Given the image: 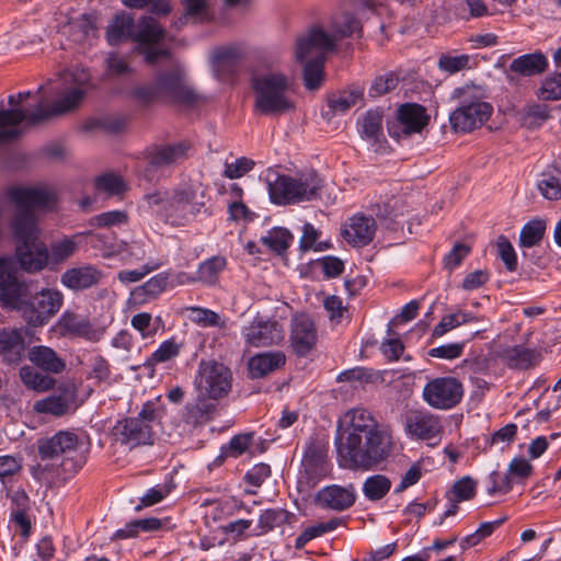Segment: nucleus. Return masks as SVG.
Returning <instances> with one entry per match:
<instances>
[{
    "label": "nucleus",
    "mask_w": 561,
    "mask_h": 561,
    "mask_svg": "<svg viewBox=\"0 0 561 561\" xmlns=\"http://www.w3.org/2000/svg\"><path fill=\"white\" fill-rule=\"evenodd\" d=\"M82 236H94L91 230L79 232L71 237H65L61 240L50 244L49 261L54 264H60L71 257L78 250L77 239Z\"/></svg>",
    "instance_id": "38"
},
{
    "label": "nucleus",
    "mask_w": 561,
    "mask_h": 561,
    "mask_svg": "<svg viewBox=\"0 0 561 561\" xmlns=\"http://www.w3.org/2000/svg\"><path fill=\"white\" fill-rule=\"evenodd\" d=\"M57 328L61 336L81 337L89 342H99L104 334V329L94 327L89 317L70 310L60 316Z\"/></svg>",
    "instance_id": "17"
},
{
    "label": "nucleus",
    "mask_w": 561,
    "mask_h": 561,
    "mask_svg": "<svg viewBox=\"0 0 561 561\" xmlns=\"http://www.w3.org/2000/svg\"><path fill=\"white\" fill-rule=\"evenodd\" d=\"M426 108L417 103H404L397 110L396 117L387 121V130L391 138L400 141L413 134H420L428 124Z\"/></svg>",
    "instance_id": "13"
},
{
    "label": "nucleus",
    "mask_w": 561,
    "mask_h": 561,
    "mask_svg": "<svg viewBox=\"0 0 561 561\" xmlns=\"http://www.w3.org/2000/svg\"><path fill=\"white\" fill-rule=\"evenodd\" d=\"M9 197L15 206L10 222L15 244L38 240L41 230L34 210L53 208L56 203L55 194L44 188L14 186L10 188Z\"/></svg>",
    "instance_id": "4"
},
{
    "label": "nucleus",
    "mask_w": 561,
    "mask_h": 561,
    "mask_svg": "<svg viewBox=\"0 0 561 561\" xmlns=\"http://www.w3.org/2000/svg\"><path fill=\"white\" fill-rule=\"evenodd\" d=\"M95 187L110 195H118L125 191L126 185L121 176L108 173L96 178Z\"/></svg>",
    "instance_id": "57"
},
{
    "label": "nucleus",
    "mask_w": 561,
    "mask_h": 561,
    "mask_svg": "<svg viewBox=\"0 0 561 561\" xmlns=\"http://www.w3.org/2000/svg\"><path fill=\"white\" fill-rule=\"evenodd\" d=\"M239 60V50L233 47L219 48L214 54V62L217 71L225 72L229 76H234L237 72Z\"/></svg>",
    "instance_id": "49"
},
{
    "label": "nucleus",
    "mask_w": 561,
    "mask_h": 561,
    "mask_svg": "<svg viewBox=\"0 0 561 561\" xmlns=\"http://www.w3.org/2000/svg\"><path fill=\"white\" fill-rule=\"evenodd\" d=\"M284 339V331L276 320L260 321L247 329L245 340L252 346H270Z\"/></svg>",
    "instance_id": "22"
},
{
    "label": "nucleus",
    "mask_w": 561,
    "mask_h": 561,
    "mask_svg": "<svg viewBox=\"0 0 561 561\" xmlns=\"http://www.w3.org/2000/svg\"><path fill=\"white\" fill-rule=\"evenodd\" d=\"M499 256L508 272L517 270V256L511 241L505 236H500L496 241Z\"/></svg>",
    "instance_id": "58"
},
{
    "label": "nucleus",
    "mask_w": 561,
    "mask_h": 561,
    "mask_svg": "<svg viewBox=\"0 0 561 561\" xmlns=\"http://www.w3.org/2000/svg\"><path fill=\"white\" fill-rule=\"evenodd\" d=\"M477 493V481L471 477H463L453 484L451 489L447 492L455 499V502H463L471 500Z\"/></svg>",
    "instance_id": "51"
},
{
    "label": "nucleus",
    "mask_w": 561,
    "mask_h": 561,
    "mask_svg": "<svg viewBox=\"0 0 561 561\" xmlns=\"http://www.w3.org/2000/svg\"><path fill=\"white\" fill-rule=\"evenodd\" d=\"M134 16L125 11L116 13L106 27L105 37L111 46H116L122 42L131 39L135 35Z\"/></svg>",
    "instance_id": "29"
},
{
    "label": "nucleus",
    "mask_w": 561,
    "mask_h": 561,
    "mask_svg": "<svg viewBox=\"0 0 561 561\" xmlns=\"http://www.w3.org/2000/svg\"><path fill=\"white\" fill-rule=\"evenodd\" d=\"M19 376L27 389L37 392L50 390L56 383V380L53 377L44 375L28 365L20 368Z\"/></svg>",
    "instance_id": "42"
},
{
    "label": "nucleus",
    "mask_w": 561,
    "mask_h": 561,
    "mask_svg": "<svg viewBox=\"0 0 561 561\" xmlns=\"http://www.w3.org/2000/svg\"><path fill=\"white\" fill-rule=\"evenodd\" d=\"M205 206L203 199H197V193L192 186L173 191L171 197L163 205L165 222L173 227L187 225Z\"/></svg>",
    "instance_id": "12"
},
{
    "label": "nucleus",
    "mask_w": 561,
    "mask_h": 561,
    "mask_svg": "<svg viewBox=\"0 0 561 561\" xmlns=\"http://www.w3.org/2000/svg\"><path fill=\"white\" fill-rule=\"evenodd\" d=\"M538 354L535 350L524 345H514L503 351V358L508 360L514 367L527 369L536 364Z\"/></svg>",
    "instance_id": "44"
},
{
    "label": "nucleus",
    "mask_w": 561,
    "mask_h": 561,
    "mask_svg": "<svg viewBox=\"0 0 561 561\" xmlns=\"http://www.w3.org/2000/svg\"><path fill=\"white\" fill-rule=\"evenodd\" d=\"M26 344L19 329L0 330V356L9 366L19 365L24 358Z\"/></svg>",
    "instance_id": "21"
},
{
    "label": "nucleus",
    "mask_w": 561,
    "mask_h": 561,
    "mask_svg": "<svg viewBox=\"0 0 561 561\" xmlns=\"http://www.w3.org/2000/svg\"><path fill=\"white\" fill-rule=\"evenodd\" d=\"M538 190L549 201L561 199V162H554L541 173Z\"/></svg>",
    "instance_id": "34"
},
{
    "label": "nucleus",
    "mask_w": 561,
    "mask_h": 561,
    "mask_svg": "<svg viewBox=\"0 0 561 561\" xmlns=\"http://www.w3.org/2000/svg\"><path fill=\"white\" fill-rule=\"evenodd\" d=\"M180 353V345L174 342V340H167L161 343L159 348L154 351L145 365L153 366L158 363L168 362L174 357H176Z\"/></svg>",
    "instance_id": "56"
},
{
    "label": "nucleus",
    "mask_w": 561,
    "mask_h": 561,
    "mask_svg": "<svg viewBox=\"0 0 561 561\" xmlns=\"http://www.w3.org/2000/svg\"><path fill=\"white\" fill-rule=\"evenodd\" d=\"M549 68V60L541 50L524 54L513 59L508 66L511 72L519 77H536L545 73Z\"/></svg>",
    "instance_id": "24"
},
{
    "label": "nucleus",
    "mask_w": 561,
    "mask_h": 561,
    "mask_svg": "<svg viewBox=\"0 0 561 561\" xmlns=\"http://www.w3.org/2000/svg\"><path fill=\"white\" fill-rule=\"evenodd\" d=\"M296 519V515L285 508H267L260 515L257 524L260 530L256 535L268 533L285 524H293Z\"/></svg>",
    "instance_id": "39"
},
{
    "label": "nucleus",
    "mask_w": 561,
    "mask_h": 561,
    "mask_svg": "<svg viewBox=\"0 0 561 561\" xmlns=\"http://www.w3.org/2000/svg\"><path fill=\"white\" fill-rule=\"evenodd\" d=\"M103 274L91 264L72 267L61 274V284L72 290H83L96 285Z\"/></svg>",
    "instance_id": "23"
},
{
    "label": "nucleus",
    "mask_w": 561,
    "mask_h": 561,
    "mask_svg": "<svg viewBox=\"0 0 561 561\" xmlns=\"http://www.w3.org/2000/svg\"><path fill=\"white\" fill-rule=\"evenodd\" d=\"M202 396L218 400L231 390L232 373L228 366L216 360H202L195 380Z\"/></svg>",
    "instance_id": "11"
},
{
    "label": "nucleus",
    "mask_w": 561,
    "mask_h": 561,
    "mask_svg": "<svg viewBox=\"0 0 561 561\" xmlns=\"http://www.w3.org/2000/svg\"><path fill=\"white\" fill-rule=\"evenodd\" d=\"M469 56L460 55V56H448L442 55L438 59L439 69L448 72L456 73L468 67Z\"/></svg>",
    "instance_id": "64"
},
{
    "label": "nucleus",
    "mask_w": 561,
    "mask_h": 561,
    "mask_svg": "<svg viewBox=\"0 0 561 561\" xmlns=\"http://www.w3.org/2000/svg\"><path fill=\"white\" fill-rule=\"evenodd\" d=\"M334 446L340 467L371 470L391 455L393 442L370 412L353 409L339 420Z\"/></svg>",
    "instance_id": "1"
},
{
    "label": "nucleus",
    "mask_w": 561,
    "mask_h": 561,
    "mask_svg": "<svg viewBox=\"0 0 561 561\" xmlns=\"http://www.w3.org/2000/svg\"><path fill=\"white\" fill-rule=\"evenodd\" d=\"M266 183L271 202L279 206L316 201L321 197L323 187V180L314 170L299 173L296 178L268 172Z\"/></svg>",
    "instance_id": "5"
},
{
    "label": "nucleus",
    "mask_w": 561,
    "mask_h": 561,
    "mask_svg": "<svg viewBox=\"0 0 561 561\" xmlns=\"http://www.w3.org/2000/svg\"><path fill=\"white\" fill-rule=\"evenodd\" d=\"M490 485L488 486V494L494 495L496 493H508L513 488V481L510 474L501 476L497 471H492L489 474Z\"/></svg>",
    "instance_id": "62"
},
{
    "label": "nucleus",
    "mask_w": 561,
    "mask_h": 561,
    "mask_svg": "<svg viewBox=\"0 0 561 561\" xmlns=\"http://www.w3.org/2000/svg\"><path fill=\"white\" fill-rule=\"evenodd\" d=\"M158 44L137 46L135 51L142 56L144 61L148 66H157L163 60H170L172 58V51L168 47H158Z\"/></svg>",
    "instance_id": "50"
},
{
    "label": "nucleus",
    "mask_w": 561,
    "mask_h": 561,
    "mask_svg": "<svg viewBox=\"0 0 561 561\" xmlns=\"http://www.w3.org/2000/svg\"><path fill=\"white\" fill-rule=\"evenodd\" d=\"M76 389L73 387H66L61 389L59 394H53L36 401L34 404V410L42 414L62 416L69 412L71 404L76 400Z\"/></svg>",
    "instance_id": "27"
},
{
    "label": "nucleus",
    "mask_w": 561,
    "mask_h": 561,
    "mask_svg": "<svg viewBox=\"0 0 561 561\" xmlns=\"http://www.w3.org/2000/svg\"><path fill=\"white\" fill-rule=\"evenodd\" d=\"M192 142L181 140L178 142L153 144L144 150L147 161L146 176L161 170L174 169L190 158Z\"/></svg>",
    "instance_id": "10"
},
{
    "label": "nucleus",
    "mask_w": 561,
    "mask_h": 561,
    "mask_svg": "<svg viewBox=\"0 0 561 561\" xmlns=\"http://www.w3.org/2000/svg\"><path fill=\"white\" fill-rule=\"evenodd\" d=\"M226 259L222 256H211L198 266V279L205 283H214L218 274L226 266Z\"/></svg>",
    "instance_id": "54"
},
{
    "label": "nucleus",
    "mask_w": 561,
    "mask_h": 561,
    "mask_svg": "<svg viewBox=\"0 0 561 561\" xmlns=\"http://www.w3.org/2000/svg\"><path fill=\"white\" fill-rule=\"evenodd\" d=\"M293 241V233L284 227H274L261 238V242L276 255H284Z\"/></svg>",
    "instance_id": "41"
},
{
    "label": "nucleus",
    "mask_w": 561,
    "mask_h": 561,
    "mask_svg": "<svg viewBox=\"0 0 561 561\" xmlns=\"http://www.w3.org/2000/svg\"><path fill=\"white\" fill-rule=\"evenodd\" d=\"M255 163L247 157L238 158L234 162L225 164L224 176L228 179H239L250 172Z\"/></svg>",
    "instance_id": "59"
},
{
    "label": "nucleus",
    "mask_w": 561,
    "mask_h": 561,
    "mask_svg": "<svg viewBox=\"0 0 561 561\" xmlns=\"http://www.w3.org/2000/svg\"><path fill=\"white\" fill-rule=\"evenodd\" d=\"M327 453V447L316 440L311 442L307 446L304 454L302 465L308 476L317 477L324 471V465L328 456Z\"/></svg>",
    "instance_id": "36"
},
{
    "label": "nucleus",
    "mask_w": 561,
    "mask_h": 561,
    "mask_svg": "<svg viewBox=\"0 0 561 561\" xmlns=\"http://www.w3.org/2000/svg\"><path fill=\"white\" fill-rule=\"evenodd\" d=\"M536 95L541 101L561 100V72L552 71L548 73L541 81Z\"/></svg>",
    "instance_id": "48"
},
{
    "label": "nucleus",
    "mask_w": 561,
    "mask_h": 561,
    "mask_svg": "<svg viewBox=\"0 0 561 561\" xmlns=\"http://www.w3.org/2000/svg\"><path fill=\"white\" fill-rule=\"evenodd\" d=\"M128 215L125 210H110L89 219V225L96 228H111L113 226L126 225Z\"/></svg>",
    "instance_id": "52"
},
{
    "label": "nucleus",
    "mask_w": 561,
    "mask_h": 561,
    "mask_svg": "<svg viewBox=\"0 0 561 561\" xmlns=\"http://www.w3.org/2000/svg\"><path fill=\"white\" fill-rule=\"evenodd\" d=\"M382 111L381 110H369L363 116L360 124V134L364 138L379 141L382 136Z\"/></svg>",
    "instance_id": "47"
},
{
    "label": "nucleus",
    "mask_w": 561,
    "mask_h": 561,
    "mask_svg": "<svg viewBox=\"0 0 561 561\" xmlns=\"http://www.w3.org/2000/svg\"><path fill=\"white\" fill-rule=\"evenodd\" d=\"M391 489V481L383 474L368 477L363 483V493L367 500L377 502L383 499Z\"/></svg>",
    "instance_id": "45"
},
{
    "label": "nucleus",
    "mask_w": 561,
    "mask_h": 561,
    "mask_svg": "<svg viewBox=\"0 0 561 561\" xmlns=\"http://www.w3.org/2000/svg\"><path fill=\"white\" fill-rule=\"evenodd\" d=\"M362 31L360 21L351 13L343 15V22L334 28L333 36L328 34L322 27L313 26L309 30L307 36L297 39L296 60L305 62L308 55L313 50L333 51L336 47V39L350 37L353 34L362 36Z\"/></svg>",
    "instance_id": "9"
},
{
    "label": "nucleus",
    "mask_w": 561,
    "mask_h": 561,
    "mask_svg": "<svg viewBox=\"0 0 561 561\" xmlns=\"http://www.w3.org/2000/svg\"><path fill=\"white\" fill-rule=\"evenodd\" d=\"M399 81V77L394 72H388L385 76L375 78L369 88V96L379 98L393 91L398 87Z\"/></svg>",
    "instance_id": "55"
},
{
    "label": "nucleus",
    "mask_w": 561,
    "mask_h": 561,
    "mask_svg": "<svg viewBox=\"0 0 561 561\" xmlns=\"http://www.w3.org/2000/svg\"><path fill=\"white\" fill-rule=\"evenodd\" d=\"M320 54L305 62L302 70L304 84L307 90L316 91L320 89L324 79V51L319 50Z\"/></svg>",
    "instance_id": "40"
},
{
    "label": "nucleus",
    "mask_w": 561,
    "mask_h": 561,
    "mask_svg": "<svg viewBox=\"0 0 561 561\" xmlns=\"http://www.w3.org/2000/svg\"><path fill=\"white\" fill-rule=\"evenodd\" d=\"M343 518L332 517L328 522L307 527L295 540V549L301 550L312 539L336 529L343 524Z\"/></svg>",
    "instance_id": "43"
},
{
    "label": "nucleus",
    "mask_w": 561,
    "mask_h": 561,
    "mask_svg": "<svg viewBox=\"0 0 561 561\" xmlns=\"http://www.w3.org/2000/svg\"><path fill=\"white\" fill-rule=\"evenodd\" d=\"M168 286V275L159 273L148 279L145 284L137 286L131 291V298L136 304H145L157 298Z\"/></svg>",
    "instance_id": "37"
},
{
    "label": "nucleus",
    "mask_w": 561,
    "mask_h": 561,
    "mask_svg": "<svg viewBox=\"0 0 561 561\" xmlns=\"http://www.w3.org/2000/svg\"><path fill=\"white\" fill-rule=\"evenodd\" d=\"M314 501L322 508L343 512L354 505L356 501L355 488L352 483L347 486L327 485L317 492Z\"/></svg>",
    "instance_id": "20"
},
{
    "label": "nucleus",
    "mask_w": 561,
    "mask_h": 561,
    "mask_svg": "<svg viewBox=\"0 0 561 561\" xmlns=\"http://www.w3.org/2000/svg\"><path fill=\"white\" fill-rule=\"evenodd\" d=\"M290 346L298 357H307L316 347L318 335L312 319L300 314L291 319Z\"/></svg>",
    "instance_id": "18"
},
{
    "label": "nucleus",
    "mask_w": 561,
    "mask_h": 561,
    "mask_svg": "<svg viewBox=\"0 0 561 561\" xmlns=\"http://www.w3.org/2000/svg\"><path fill=\"white\" fill-rule=\"evenodd\" d=\"M440 424L436 416L416 411L405 419V431L420 439H432L440 432Z\"/></svg>",
    "instance_id": "26"
},
{
    "label": "nucleus",
    "mask_w": 561,
    "mask_h": 561,
    "mask_svg": "<svg viewBox=\"0 0 561 561\" xmlns=\"http://www.w3.org/2000/svg\"><path fill=\"white\" fill-rule=\"evenodd\" d=\"M465 389L456 377H436L426 382L423 388V399L437 410H450L458 405L463 398Z\"/></svg>",
    "instance_id": "14"
},
{
    "label": "nucleus",
    "mask_w": 561,
    "mask_h": 561,
    "mask_svg": "<svg viewBox=\"0 0 561 561\" xmlns=\"http://www.w3.org/2000/svg\"><path fill=\"white\" fill-rule=\"evenodd\" d=\"M183 11L191 15L195 22L203 23L210 21L209 0H180Z\"/></svg>",
    "instance_id": "53"
},
{
    "label": "nucleus",
    "mask_w": 561,
    "mask_h": 561,
    "mask_svg": "<svg viewBox=\"0 0 561 561\" xmlns=\"http://www.w3.org/2000/svg\"><path fill=\"white\" fill-rule=\"evenodd\" d=\"M286 356L283 352H264L249 359V374L252 379L263 378L283 367Z\"/></svg>",
    "instance_id": "28"
},
{
    "label": "nucleus",
    "mask_w": 561,
    "mask_h": 561,
    "mask_svg": "<svg viewBox=\"0 0 561 561\" xmlns=\"http://www.w3.org/2000/svg\"><path fill=\"white\" fill-rule=\"evenodd\" d=\"M27 357L37 368L49 374H60L66 368V362L48 346L36 345L28 350Z\"/></svg>",
    "instance_id": "30"
},
{
    "label": "nucleus",
    "mask_w": 561,
    "mask_h": 561,
    "mask_svg": "<svg viewBox=\"0 0 561 561\" xmlns=\"http://www.w3.org/2000/svg\"><path fill=\"white\" fill-rule=\"evenodd\" d=\"M376 379V375L373 369L365 367H354L342 371L337 376V381H359V382H373Z\"/></svg>",
    "instance_id": "63"
},
{
    "label": "nucleus",
    "mask_w": 561,
    "mask_h": 561,
    "mask_svg": "<svg viewBox=\"0 0 561 561\" xmlns=\"http://www.w3.org/2000/svg\"><path fill=\"white\" fill-rule=\"evenodd\" d=\"M364 96V88L351 85L347 90L328 96L329 111L323 116L330 119L335 113H345Z\"/></svg>",
    "instance_id": "32"
},
{
    "label": "nucleus",
    "mask_w": 561,
    "mask_h": 561,
    "mask_svg": "<svg viewBox=\"0 0 561 561\" xmlns=\"http://www.w3.org/2000/svg\"><path fill=\"white\" fill-rule=\"evenodd\" d=\"M251 440V434L234 435L227 445L221 447L222 454L226 456L239 457L248 449Z\"/></svg>",
    "instance_id": "61"
},
{
    "label": "nucleus",
    "mask_w": 561,
    "mask_h": 561,
    "mask_svg": "<svg viewBox=\"0 0 561 561\" xmlns=\"http://www.w3.org/2000/svg\"><path fill=\"white\" fill-rule=\"evenodd\" d=\"M162 408L158 401H147L136 416H126L116 422L112 428L115 442L129 449L153 445V422L160 419Z\"/></svg>",
    "instance_id": "7"
},
{
    "label": "nucleus",
    "mask_w": 561,
    "mask_h": 561,
    "mask_svg": "<svg viewBox=\"0 0 561 561\" xmlns=\"http://www.w3.org/2000/svg\"><path fill=\"white\" fill-rule=\"evenodd\" d=\"M546 232V221L543 219H533L525 224L519 233V247L533 248L538 245L543 239Z\"/></svg>",
    "instance_id": "46"
},
{
    "label": "nucleus",
    "mask_w": 561,
    "mask_h": 561,
    "mask_svg": "<svg viewBox=\"0 0 561 561\" xmlns=\"http://www.w3.org/2000/svg\"><path fill=\"white\" fill-rule=\"evenodd\" d=\"M167 36V31L151 15H144L138 20L137 31L133 41L137 46H147L161 43Z\"/></svg>",
    "instance_id": "31"
},
{
    "label": "nucleus",
    "mask_w": 561,
    "mask_h": 561,
    "mask_svg": "<svg viewBox=\"0 0 561 561\" xmlns=\"http://www.w3.org/2000/svg\"><path fill=\"white\" fill-rule=\"evenodd\" d=\"M79 436L71 431H58L50 437L37 440V453L42 460H53L62 457L61 468L65 472H78L87 461L80 450Z\"/></svg>",
    "instance_id": "8"
},
{
    "label": "nucleus",
    "mask_w": 561,
    "mask_h": 561,
    "mask_svg": "<svg viewBox=\"0 0 561 561\" xmlns=\"http://www.w3.org/2000/svg\"><path fill=\"white\" fill-rule=\"evenodd\" d=\"M215 410L216 404L199 397L194 403H186L182 413V420L185 424L196 427L210 421Z\"/></svg>",
    "instance_id": "35"
},
{
    "label": "nucleus",
    "mask_w": 561,
    "mask_h": 561,
    "mask_svg": "<svg viewBox=\"0 0 561 561\" xmlns=\"http://www.w3.org/2000/svg\"><path fill=\"white\" fill-rule=\"evenodd\" d=\"M31 95V91L9 95L8 103L11 108L0 110V145L13 142L21 137L22 129L19 128V125L22 122H25L27 126H37L54 116L73 111L83 100L84 91L72 89L50 107L46 108L38 104L34 111L28 113L19 105Z\"/></svg>",
    "instance_id": "2"
},
{
    "label": "nucleus",
    "mask_w": 561,
    "mask_h": 561,
    "mask_svg": "<svg viewBox=\"0 0 561 561\" xmlns=\"http://www.w3.org/2000/svg\"><path fill=\"white\" fill-rule=\"evenodd\" d=\"M493 106L480 100H463L461 105L449 115V123L454 130L470 133L481 127L492 115Z\"/></svg>",
    "instance_id": "16"
},
{
    "label": "nucleus",
    "mask_w": 561,
    "mask_h": 561,
    "mask_svg": "<svg viewBox=\"0 0 561 561\" xmlns=\"http://www.w3.org/2000/svg\"><path fill=\"white\" fill-rule=\"evenodd\" d=\"M14 252L19 266L27 273H38L49 263V250L41 239L15 244Z\"/></svg>",
    "instance_id": "19"
},
{
    "label": "nucleus",
    "mask_w": 561,
    "mask_h": 561,
    "mask_svg": "<svg viewBox=\"0 0 561 561\" xmlns=\"http://www.w3.org/2000/svg\"><path fill=\"white\" fill-rule=\"evenodd\" d=\"M471 248L462 242H457L453 249L444 256L445 267L454 271L470 254Z\"/></svg>",
    "instance_id": "60"
},
{
    "label": "nucleus",
    "mask_w": 561,
    "mask_h": 561,
    "mask_svg": "<svg viewBox=\"0 0 561 561\" xmlns=\"http://www.w3.org/2000/svg\"><path fill=\"white\" fill-rule=\"evenodd\" d=\"M64 296L54 289H43L31 300H26L21 314L31 327H43L61 308Z\"/></svg>",
    "instance_id": "15"
},
{
    "label": "nucleus",
    "mask_w": 561,
    "mask_h": 561,
    "mask_svg": "<svg viewBox=\"0 0 561 561\" xmlns=\"http://www.w3.org/2000/svg\"><path fill=\"white\" fill-rule=\"evenodd\" d=\"M376 232V221L373 217L364 215L353 216L350 219L347 228H345L343 236L348 243L355 247H365L369 244Z\"/></svg>",
    "instance_id": "25"
},
{
    "label": "nucleus",
    "mask_w": 561,
    "mask_h": 561,
    "mask_svg": "<svg viewBox=\"0 0 561 561\" xmlns=\"http://www.w3.org/2000/svg\"><path fill=\"white\" fill-rule=\"evenodd\" d=\"M129 95L145 107L168 100L192 108L203 101V96L184 82V76L180 69L158 71L152 81L134 87Z\"/></svg>",
    "instance_id": "3"
},
{
    "label": "nucleus",
    "mask_w": 561,
    "mask_h": 561,
    "mask_svg": "<svg viewBox=\"0 0 561 561\" xmlns=\"http://www.w3.org/2000/svg\"><path fill=\"white\" fill-rule=\"evenodd\" d=\"M251 88L255 95L254 108L262 115H279L295 110L286 92L289 80L282 72H267L251 78Z\"/></svg>",
    "instance_id": "6"
},
{
    "label": "nucleus",
    "mask_w": 561,
    "mask_h": 561,
    "mask_svg": "<svg viewBox=\"0 0 561 561\" xmlns=\"http://www.w3.org/2000/svg\"><path fill=\"white\" fill-rule=\"evenodd\" d=\"M26 287L18 277L0 280V301L3 309L21 312L26 300L23 299Z\"/></svg>",
    "instance_id": "33"
}]
</instances>
